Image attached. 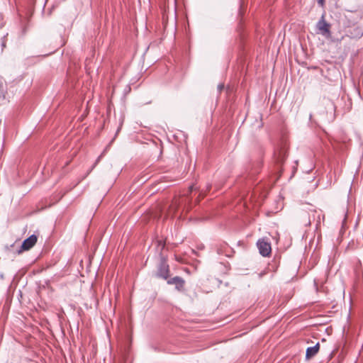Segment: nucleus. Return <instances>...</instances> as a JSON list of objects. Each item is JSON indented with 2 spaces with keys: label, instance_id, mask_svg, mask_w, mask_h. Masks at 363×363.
<instances>
[{
  "label": "nucleus",
  "instance_id": "obj_4",
  "mask_svg": "<svg viewBox=\"0 0 363 363\" xmlns=\"http://www.w3.org/2000/svg\"><path fill=\"white\" fill-rule=\"evenodd\" d=\"M347 28L352 38H360L363 35V24H349Z\"/></svg>",
  "mask_w": 363,
  "mask_h": 363
},
{
  "label": "nucleus",
  "instance_id": "obj_6",
  "mask_svg": "<svg viewBox=\"0 0 363 363\" xmlns=\"http://www.w3.org/2000/svg\"><path fill=\"white\" fill-rule=\"evenodd\" d=\"M38 238L35 235H32L27 239H26L21 245V250L19 252H22L23 251H27L31 249L37 242Z\"/></svg>",
  "mask_w": 363,
  "mask_h": 363
},
{
  "label": "nucleus",
  "instance_id": "obj_12",
  "mask_svg": "<svg viewBox=\"0 0 363 363\" xmlns=\"http://www.w3.org/2000/svg\"><path fill=\"white\" fill-rule=\"evenodd\" d=\"M325 0H318V3L320 6H323Z\"/></svg>",
  "mask_w": 363,
  "mask_h": 363
},
{
  "label": "nucleus",
  "instance_id": "obj_13",
  "mask_svg": "<svg viewBox=\"0 0 363 363\" xmlns=\"http://www.w3.org/2000/svg\"><path fill=\"white\" fill-rule=\"evenodd\" d=\"M318 23H325V21H324V20H323V19H321V20H320V21H319V22H318Z\"/></svg>",
  "mask_w": 363,
  "mask_h": 363
},
{
  "label": "nucleus",
  "instance_id": "obj_7",
  "mask_svg": "<svg viewBox=\"0 0 363 363\" xmlns=\"http://www.w3.org/2000/svg\"><path fill=\"white\" fill-rule=\"evenodd\" d=\"M168 284H174L176 289L182 291L184 289L185 281L180 277H174L167 281Z\"/></svg>",
  "mask_w": 363,
  "mask_h": 363
},
{
  "label": "nucleus",
  "instance_id": "obj_5",
  "mask_svg": "<svg viewBox=\"0 0 363 363\" xmlns=\"http://www.w3.org/2000/svg\"><path fill=\"white\" fill-rule=\"evenodd\" d=\"M259 253L263 257H267L270 255L272 248L269 242L265 241L264 239L259 240L257 243Z\"/></svg>",
  "mask_w": 363,
  "mask_h": 363
},
{
  "label": "nucleus",
  "instance_id": "obj_9",
  "mask_svg": "<svg viewBox=\"0 0 363 363\" xmlns=\"http://www.w3.org/2000/svg\"><path fill=\"white\" fill-rule=\"evenodd\" d=\"M160 276L167 279L169 276V266L163 264L160 269Z\"/></svg>",
  "mask_w": 363,
  "mask_h": 363
},
{
  "label": "nucleus",
  "instance_id": "obj_1",
  "mask_svg": "<svg viewBox=\"0 0 363 363\" xmlns=\"http://www.w3.org/2000/svg\"><path fill=\"white\" fill-rule=\"evenodd\" d=\"M194 188V186H191L186 193L174 199L171 206H169V214L173 216L174 213L180 208H182L183 210L186 211L189 209L190 199L189 198V195L192 192Z\"/></svg>",
  "mask_w": 363,
  "mask_h": 363
},
{
  "label": "nucleus",
  "instance_id": "obj_3",
  "mask_svg": "<svg viewBox=\"0 0 363 363\" xmlns=\"http://www.w3.org/2000/svg\"><path fill=\"white\" fill-rule=\"evenodd\" d=\"M331 24H317V33L321 34L328 39H330L333 41L338 40L339 36L335 35L333 32L330 30Z\"/></svg>",
  "mask_w": 363,
  "mask_h": 363
},
{
  "label": "nucleus",
  "instance_id": "obj_11",
  "mask_svg": "<svg viewBox=\"0 0 363 363\" xmlns=\"http://www.w3.org/2000/svg\"><path fill=\"white\" fill-rule=\"evenodd\" d=\"M224 87H225V84L223 83H222L218 86V89L219 90V91H220L224 89Z\"/></svg>",
  "mask_w": 363,
  "mask_h": 363
},
{
  "label": "nucleus",
  "instance_id": "obj_2",
  "mask_svg": "<svg viewBox=\"0 0 363 363\" xmlns=\"http://www.w3.org/2000/svg\"><path fill=\"white\" fill-rule=\"evenodd\" d=\"M336 106L334 102L328 98H323L319 107V114L325 120L333 121L335 117Z\"/></svg>",
  "mask_w": 363,
  "mask_h": 363
},
{
  "label": "nucleus",
  "instance_id": "obj_8",
  "mask_svg": "<svg viewBox=\"0 0 363 363\" xmlns=\"http://www.w3.org/2000/svg\"><path fill=\"white\" fill-rule=\"evenodd\" d=\"M319 349H320V344H319V342L316 343L313 347H308L306 349V358L307 359H310L312 357H313L314 356H315L316 354L318 352Z\"/></svg>",
  "mask_w": 363,
  "mask_h": 363
},
{
  "label": "nucleus",
  "instance_id": "obj_10",
  "mask_svg": "<svg viewBox=\"0 0 363 363\" xmlns=\"http://www.w3.org/2000/svg\"><path fill=\"white\" fill-rule=\"evenodd\" d=\"M302 223L305 226L311 225V221L309 216L307 214H305L302 218Z\"/></svg>",
  "mask_w": 363,
  "mask_h": 363
}]
</instances>
